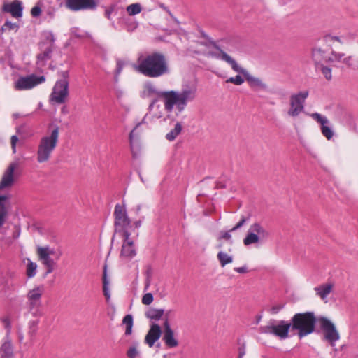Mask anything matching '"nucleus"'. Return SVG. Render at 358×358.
Returning <instances> with one entry per match:
<instances>
[{"label":"nucleus","mask_w":358,"mask_h":358,"mask_svg":"<svg viewBox=\"0 0 358 358\" xmlns=\"http://www.w3.org/2000/svg\"><path fill=\"white\" fill-rule=\"evenodd\" d=\"M134 69L147 78H157L170 71L165 55L161 52H151L138 55Z\"/></svg>","instance_id":"nucleus-1"},{"label":"nucleus","mask_w":358,"mask_h":358,"mask_svg":"<svg viewBox=\"0 0 358 358\" xmlns=\"http://www.w3.org/2000/svg\"><path fill=\"white\" fill-rule=\"evenodd\" d=\"M317 322L323 332V339L327 341L332 347L340 339V334L334 324L325 317L317 318Z\"/></svg>","instance_id":"nucleus-13"},{"label":"nucleus","mask_w":358,"mask_h":358,"mask_svg":"<svg viewBox=\"0 0 358 358\" xmlns=\"http://www.w3.org/2000/svg\"><path fill=\"white\" fill-rule=\"evenodd\" d=\"M37 264L35 262L28 259L27 265V275L29 278H31L35 276L36 273Z\"/></svg>","instance_id":"nucleus-35"},{"label":"nucleus","mask_w":358,"mask_h":358,"mask_svg":"<svg viewBox=\"0 0 358 358\" xmlns=\"http://www.w3.org/2000/svg\"><path fill=\"white\" fill-rule=\"evenodd\" d=\"M123 324L126 326L125 335L128 336L132 333L133 317L131 315H127L122 320Z\"/></svg>","instance_id":"nucleus-33"},{"label":"nucleus","mask_w":358,"mask_h":358,"mask_svg":"<svg viewBox=\"0 0 358 358\" xmlns=\"http://www.w3.org/2000/svg\"><path fill=\"white\" fill-rule=\"evenodd\" d=\"M223 61H225L231 66L232 69L238 73H242L243 76L248 72L245 69L241 68L238 65L236 62L232 59L228 54H224L222 55Z\"/></svg>","instance_id":"nucleus-27"},{"label":"nucleus","mask_w":358,"mask_h":358,"mask_svg":"<svg viewBox=\"0 0 358 358\" xmlns=\"http://www.w3.org/2000/svg\"><path fill=\"white\" fill-rule=\"evenodd\" d=\"M285 306V304L279 303L273 306L268 309V312L272 315L278 313Z\"/></svg>","instance_id":"nucleus-44"},{"label":"nucleus","mask_w":358,"mask_h":358,"mask_svg":"<svg viewBox=\"0 0 358 358\" xmlns=\"http://www.w3.org/2000/svg\"><path fill=\"white\" fill-rule=\"evenodd\" d=\"M217 259L220 261V265L224 267L227 264L233 262V257L223 251H220L217 254Z\"/></svg>","instance_id":"nucleus-32"},{"label":"nucleus","mask_w":358,"mask_h":358,"mask_svg":"<svg viewBox=\"0 0 358 358\" xmlns=\"http://www.w3.org/2000/svg\"><path fill=\"white\" fill-rule=\"evenodd\" d=\"M154 300L153 296L151 293H146L142 297V303L144 305H150Z\"/></svg>","instance_id":"nucleus-43"},{"label":"nucleus","mask_w":358,"mask_h":358,"mask_svg":"<svg viewBox=\"0 0 358 358\" xmlns=\"http://www.w3.org/2000/svg\"><path fill=\"white\" fill-rule=\"evenodd\" d=\"M141 10L142 6L139 3H132L127 7V12L130 16L139 14Z\"/></svg>","instance_id":"nucleus-34"},{"label":"nucleus","mask_w":358,"mask_h":358,"mask_svg":"<svg viewBox=\"0 0 358 358\" xmlns=\"http://www.w3.org/2000/svg\"><path fill=\"white\" fill-rule=\"evenodd\" d=\"M310 116L320 124V129L322 135L327 139L330 140L334 136V131L329 127L330 122L327 117L322 115L318 113H313Z\"/></svg>","instance_id":"nucleus-19"},{"label":"nucleus","mask_w":358,"mask_h":358,"mask_svg":"<svg viewBox=\"0 0 358 358\" xmlns=\"http://www.w3.org/2000/svg\"><path fill=\"white\" fill-rule=\"evenodd\" d=\"M139 125H140V124H137L136 127L130 132V134H129L130 146H131V152H132V154H133L134 157H136L137 156V152L134 151V138L136 130L137 129V128H138V127Z\"/></svg>","instance_id":"nucleus-39"},{"label":"nucleus","mask_w":358,"mask_h":358,"mask_svg":"<svg viewBox=\"0 0 358 358\" xmlns=\"http://www.w3.org/2000/svg\"><path fill=\"white\" fill-rule=\"evenodd\" d=\"M52 52V47L51 45L45 47L44 50H43L42 52L37 55V65L40 67H43L45 65L47 61L50 59Z\"/></svg>","instance_id":"nucleus-23"},{"label":"nucleus","mask_w":358,"mask_h":358,"mask_svg":"<svg viewBox=\"0 0 358 358\" xmlns=\"http://www.w3.org/2000/svg\"><path fill=\"white\" fill-rule=\"evenodd\" d=\"M244 77L251 86H259L262 87H264V85L259 79L251 76L248 72L246 73Z\"/></svg>","instance_id":"nucleus-36"},{"label":"nucleus","mask_w":358,"mask_h":358,"mask_svg":"<svg viewBox=\"0 0 358 358\" xmlns=\"http://www.w3.org/2000/svg\"><path fill=\"white\" fill-rule=\"evenodd\" d=\"M182 129V127L180 122H176L173 128L169 133L166 135V138L169 141H174L176 137L181 133Z\"/></svg>","instance_id":"nucleus-30"},{"label":"nucleus","mask_w":358,"mask_h":358,"mask_svg":"<svg viewBox=\"0 0 358 358\" xmlns=\"http://www.w3.org/2000/svg\"><path fill=\"white\" fill-rule=\"evenodd\" d=\"M18 141V138L17 136L14 135L12 136L10 138V144H11V148L13 153H16V145Z\"/></svg>","instance_id":"nucleus-47"},{"label":"nucleus","mask_w":358,"mask_h":358,"mask_svg":"<svg viewBox=\"0 0 358 358\" xmlns=\"http://www.w3.org/2000/svg\"><path fill=\"white\" fill-rule=\"evenodd\" d=\"M270 236L268 229L259 222L251 224L248 233L243 239L245 245H249L266 241Z\"/></svg>","instance_id":"nucleus-10"},{"label":"nucleus","mask_w":358,"mask_h":358,"mask_svg":"<svg viewBox=\"0 0 358 358\" xmlns=\"http://www.w3.org/2000/svg\"><path fill=\"white\" fill-rule=\"evenodd\" d=\"M352 56H348L345 58H343V62L344 64H345L347 66H352ZM341 61H342V59Z\"/></svg>","instance_id":"nucleus-56"},{"label":"nucleus","mask_w":358,"mask_h":358,"mask_svg":"<svg viewBox=\"0 0 358 358\" xmlns=\"http://www.w3.org/2000/svg\"><path fill=\"white\" fill-rule=\"evenodd\" d=\"M316 322L317 319L313 312L296 313L290 321L292 331H296L301 338L314 332Z\"/></svg>","instance_id":"nucleus-6"},{"label":"nucleus","mask_w":358,"mask_h":358,"mask_svg":"<svg viewBox=\"0 0 358 358\" xmlns=\"http://www.w3.org/2000/svg\"><path fill=\"white\" fill-rule=\"evenodd\" d=\"M41 13V7L38 5L34 6L31 10V14L33 17H36L40 16Z\"/></svg>","instance_id":"nucleus-48"},{"label":"nucleus","mask_w":358,"mask_h":358,"mask_svg":"<svg viewBox=\"0 0 358 358\" xmlns=\"http://www.w3.org/2000/svg\"><path fill=\"white\" fill-rule=\"evenodd\" d=\"M246 222V219L243 217L241 220L231 229V231H234L241 228Z\"/></svg>","instance_id":"nucleus-50"},{"label":"nucleus","mask_w":358,"mask_h":358,"mask_svg":"<svg viewBox=\"0 0 358 358\" xmlns=\"http://www.w3.org/2000/svg\"><path fill=\"white\" fill-rule=\"evenodd\" d=\"M103 286H109V280L107 278L106 265L104 266L103 274Z\"/></svg>","instance_id":"nucleus-53"},{"label":"nucleus","mask_w":358,"mask_h":358,"mask_svg":"<svg viewBox=\"0 0 358 358\" xmlns=\"http://www.w3.org/2000/svg\"><path fill=\"white\" fill-rule=\"evenodd\" d=\"M162 335V329L158 324H152L145 337V343L150 347H153Z\"/></svg>","instance_id":"nucleus-21"},{"label":"nucleus","mask_w":358,"mask_h":358,"mask_svg":"<svg viewBox=\"0 0 358 358\" xmlns=\"http://www.w3.org/2000/svg\"><path fill=\"white\" fill-rule=\"evenodd\" d=\"M8 199V195H0V228L5 224L8 216V209L5 203Z\"/></svg>","instance_id":"nucleus-25"},{"label":"nucleus","mask_w":358,"mask_h":358,"mask_svg":"<svg viewBox=\"0 0 358 358\" xmlns=\"http://www.w3.org/2000/svg\"><path fill=\"white\" fill-rule=\"evenodd\" d=\"M59 136V126L53 124L48 125L47 132L39 139L36 156L39 164L48 162L55 150Z\"/></svg>","instance_id":"nucleus-5"},{"label":"nucleus","mask_w":358,"mask_h":358,"mask_svg":"<svg viewBox=\"0 0 358 358\" xmlns=\"http://www.w3.org/2000/svg\"><path fill=\"white\" fill-rule=\"evenodd\" d=\"M1 322L3 324L4 327L7 329V331L9 332L10 331L11 325L10 319L8 317H2L0 319Z\"/></svg>","instance_id":"nucleus-46"},{"label":"nucleus","mask_w":358,"mask_h":358,"mask_svg":"<svg viewBox=\"0 0 358 358\" xmlns=\"http://www.w3.org/2000/svg\"><path fill=\"white\" fill-rule=\"evenodd\" d=\"M45 81L44 76H37L35 74H31L27 76L20 77L14 83V87L16 90H28L34 88L39 84Z\"/></svg>","instance_id":"nucleus-16"},{"label":"nucleus","mask_w":358,"mask_h":358,"mask_svg":"<svg viewBox=\"0 0 358 358\" xmlns=\"http://www.w3.org/2000/svg\"><path fill=\"white\" fill-rule=\"evenodd\" d=\"M65 6L72 11L94 9L96 6L95 0H65Z\"/></svg>","instance_id":"nucleus-18"},{"label":"nucleus","mask_w":358,"mask_h":358,"mask_svg":"<svg viewBox=\"0 0 358 358\" xmlns=\"http://www.w3.org/2000/svg\"><path fill=\"white\" fill-rule=\"evenodd\" d=\"M187 92L178 90L159 91L152 83L147 82L143 85L141 97L147 99L157 96L162 99L163 103L166 105V108L170 111L174 105H177L178 109L180 110V106L183 105L185 99H187Z\"/></svg>","instance_id":"nucleus-3"},{"label":"nucleus","mask_w":358,"mask_h":358,"mask_svg":"<svg viewBox=\"0 0 358 358\" xmlns=\"http://www.w3.org/2000/svg\"><path fill=\"white\" fill-rule=\"evenodd\" d=\"M244 79L240 76L237 75L235 77H231L227 80V83H231L236 85L243 84Z\"/></svg>","instance_id":"nucleus-41"},{"label":"nucleus","mask_w":358,"mask_h":358,"mask_svg":"<svg viewBox=\"0 0 358 358\" xmlns=\"http://www.w3.org/2000/svg\"><path fill=\"white\" fill-rule=\"evenodd\" d=\"M119 23L123 24L127 31H131L137 27V23L131 22V19L127 17H122L119 19Z\"/></svg>","instance_id":"nucleus-31"},{"label":"nucleus","mask_w":358,"mask_h":358,"mask_svg":"<svg viewBox=\"0 0 358 358\" xmlns=\"http://www.w3.org/2000/svg\"><path fill=\"white\" fill-rule=\"evenodd\" d=\"M162 340L166 346L169 348H176L179 345L173 330L169 332H163Z\"/></svg>","instance_id":"nucleus-24"},{"label":"nucleus","mask_w":358,"mask_h":358,"mask_svg":"<svg viewBox=\"0 0 358 358\" xmlns=\"http://www.w3.org/2000/svg\"><path fill=\"white\" fill-rule=\"evenodd\" d=\"M134 224L136 228H138L141 225V221H136V222H135L134 223Z\"/></svg>","instance_id":"nucleus-59"},{"label":"nucleus","mask_w":358,"mask_h":358,"mask_svg":"<svg viewBox=\"0 0 358 358\" xmlns=\"http://www.w3.org/2000/svg\"><path fill=\"white\" fill-rule=\"evenodd\" d=\"M115 5H111L107 8H106L105 9V17L110 20H111V15L112 13L115 11Z\"/></svg>","instance_id":"nucleus-45"},{"label":"nucleus","mask_w":358,"mask_h":358,"mask_svg":"<svg viewBox=\"0 0 358 358\" xmlns=\"http://www.w3.org/2000/svg\"><path fill=\"white\" fill-rule=\"evenodd\" d=\"M123 241L120 254L122 261L129 262L136 255V249L134 241L131 235L123 236Z\"/></svg>","instance_id":"nucleus-17"},{"label":"nucleus","mask_w":358,"mask_h":358,"mask_svg":"<svg viewBox=\"0 0 358 358\" xmlns=\"http://www.w3.org/2000/svg\"><path fill=\"white\" fill-rule=\"evenodd\" d=\"M44 292L45 287L41 285L29 289L27 293V306L34 315H38V309L41 306V299Z\"/></svg>","instance_id":"nucleus-14"},{"label":"nucleus","mask_w":358,"mask_h":358,"mask_svg":"<svg viewBox=\"0 0 358 358\" xmlns=\"http://www.w3.org/2000/svg\"><path fill=\"white\" fill-rule=\"evenodd\" d=\"M223 61H225L231 66L232 69L238 73H242L243 76L248 72L245 69L241 68L238 65L236 62L232 59L228 54H224L222 55Z\"/></svg>","instance_id":"nucleus-26"},{"label":"nucleus","mask_w":358,"mask_h":358,"mask_svg":"<svg viewBox=\"0 0 358 358\" xmlns=\"http://www.w3.org/2000/svg\"><path fill=\"white\" fill-rule=\"evenodd\" d=\"M170 313H171V310H169V311L166 313V315H168Z\"/></svg>","instance_id":"nucleus-64"},{"label":"nucleus","mask_w":358,"mask_h":358,"mask_svg":"<svg viewBox=\"0 0 358 358\" xmlns=\"http://www.w3.org/2000/svg\"><path fill=\"white\" fill-rule=\"evenodd\" d=\"M334 41L342 43L338 36H326L322 43L315 45L311 50V59L315 66L322 65L324 63H332L341 62L344 57V53L336 52L330 49V45Z\"/></svg>","instance_id":"nucleus-4"},{"label":"nucleus","mask_w":358,"mask_h":358,"mask_svg":"<svg viewBox=\"0 0 358 358\" xmlns=\"http://www.w3.org/2000/svg\"><path fill=\"white\" fill-rule=\"evenodd\" d=\"M245 355V348L244 346L240 347L238 348V358H243Z\"/></svg>","instance_id":"nucleus-58"},{"label":"nucleus","mask_w":358,"mask_h":358,"mask_svg":"<svg viewBox=\"0 0 358 358\" xmlns=\"http://www.w3.org/2000/svg\"><path fill=\"white\" fill-rule=\"evenodd\" d=\"M234 271L239 273H245L248 272V269L246 266H242V267H236L234 268Z\"/></svg>","instance_id":"nucleus-57"},{"label":"nucleus","mask_w":358,"mask_h":358,"mask_svg":"<svg viewBox=\"0 0 358 358\" xmlns=\"http://www.w3.org/2000/svg\"><path fill=\"white\" fill-rule=\"evenodd\" d=\"M114 226L116 233L122 236L131 235L134 227L131 220L128 217L126 206L124 204L117 203L114 209Z\"/></svg>","instance_id":"nucleus-7"},{"label":"nucleus","mask_w":358,"mask_h":358,"mask_svg":"<svg viewBox=\"0 0 358 358\" xmlns=\"http://www.w3.org/2000/svg\"><path fill=\"white\" fill-rule=\"evenodd\" d=\"M292 330L291 324L285 320L275 322L271 320L264 326L259 327V331L262 334H272L280 339H285L289 337V330Z\"/></svg>","instance_id":"nucleus-9"},{"label":"nucleus","mask_w":358,"mask_h":358,"mask_svg":"<svg viewBox=\"0 0 358 358\" xmlns=\"http://www.w3.org/2000/svg\"><path fill=\"white\" fill-rule=\"evenodd\" d=\"M164 314V309L150 308L148 311H146L145 316L150 320L156 321L160 320Z\"/></svg>","instance_id":"nucleus-29"},{"label":"nucleus","mask_w":358,"mask_h":358,"mask_svg":"<svg viewBox=\"0 0 358 358\" xmlns=\"http://www.w3.org/2000/svg\"><path fill=\"white\" fill-rule=\"evenodd\" d=\"M179 92H185L188 93L187 96V99H185L183 105L180 106V110L178 109L177 105H174L171 110H168L166 108V105L164 106L159 103L158 99H154L149 106V113L145 115L143 120L150 117L152 119H160L164 118L165 112L167 113V117H170L172 113H175L176 116L181 114L186 108L187 104L189 102L194 101L197 96V87L195 84H183Z\"/></svg>","instance_id":"nucleus-2"},{"label":"nucleus","mask_w":358,"mask_h":358,"mask_svg":"<svg viewBox=\"0 0 358 358\" xmlns=\"http://www.w3.org/2000/svg\"><path fill=\"white\" fill-rule=\"evenodd\" d=\"M213 47L218 51L217 52H213V51H210L208 52V56H210L212 57H214V58H216V59H221V60H223V58H222V55L224 54H227L225 52H224L223 50H222L220 47L218 45H217L215 43H213Z\"/></svg>","instance_id":"nucleus-37"},{"label":"nucleus","mask_w":358,"mask_h":358,"mask_svg":"<svg viewBox=\"0 0 358 358\" xmlns=\"http://www.w3.org/2000/svg\"><path fill=\"white\" fill-rule=\"evenodd\" d=\"M163 328H164L163 332H169V331H173V329L171 327V324L169 322L168 318L165 319L164 324H163Z\"/></svg>","instance_id":"nucleus-51"},{"label":"nucleus","mask_w":358,"mask_h":358,"mask_svg":"<svg viewBox=\"0 0 358 358\" xmlns=\"http://www.w3.org/2000/svg\"><path fill=\"white\" fill-rule=\"evenodd\" d=\"M230 232H231V230L229 231H226V232L222 233L221 236H220V238H223V239H225V240H227V241L231 240V235Z\"/></svg>","instance_id":"nucleus-55"},{"label":"nucleus","mask_w":358,"mask_h":358,"mask_svg":"<svg viewBox=\"0 0 358 358\" xmlns=\"http://www.w3.org/2000/svg\"><path fill=\"white\" fill-rule=\"evenodd\" d=\"M36 254L38 259L46 268L45 275H47L48 274L51 273L55 270L56 266V262L51 257L52 255H55L54 249H52L48 246H37Z\"/></svg>","instance_id":"nucleus-15"},{"label":"nucleus","mask_w":358,"mask_h":358,"mask_svg":"<svg viewBox=\"0 0 358 358\" xmlns=\"http://www.w3.org/2000/svg\"><path fill=\"white\" fill-rule=\"evenodd\" d=\"M160 6L162 7V8L166 10L169 13V14L172 16L171 11L169 9H167L163 4H161Z\"/></svg>","instance_id":"nucleus-61"},{"label":"nucleus","mask_w":358,"mask_h":358,"mask_svg":"<svg viewBox=\"0 0 358 358\" xmlns=\"http://www.w3.org/2000/svg\"><path fill=\"white\" fill-rule=\"evenodd\" d=\"M2 10L10 13L15 18H20L22 16L23 6L19 0H15L11 3H4L2 6Z\"/></svg>","instance_id":"nucleus-20"},{"label":"nucleus","mask_w":358,"mask_h":358,"mask_svg":"<svg viewBox=\"0 0 358 358\" xmlns=\"http://www.w3.org/2000/svg\"><path fill=\"white\" fill-rule=\"evenodd\" d=\"M45 37L47 41L50 42V45L52 46L54 42H55V36L52 32L51 31H46L45 32Z\"/></svg>","instance_id":"nucleus-49"},{"label":"nucleus","mask_w":358,"mask_h":358,"mask_svg":"<svg viewBox=\"0 0 358 358\" xmlns=\"http://www.w3.org/2000/svg\"><path fill=\"white\" fill-rule=\"evenodd\" d=\"M62 75L63 79L56 82L50 96V101L57 104L64 103L69 96L68 73L66 71L63 72Z\"/></svg>","instance_id":"nucleus-12"},{"label":"nucleus","mask_w":358,"mask_h":358,"mask_svg":"<svg viewBox=\"0 0 358 358\" xmlns=\"http://www.w3.org/2000/svg\"><path fill=\"white\" fill-rule=\"evenodd\" d=\"M308 96V90L299 91L290 95L289 108L287 112L289 117L296 118L304 111L306 100Z\"/></svg>","instance_id":"nucleus-8"},{"label":"nucleus","mask_w":358,"mask_h":358,"mask_svg":"<svg viewBox=\"0 0 358 358\" xmlns=\"http://www.w3.org/2000/svg\"><path fill=\"white\" fill-rule=\"evenodd\" d=\"M20 165L19 159H17L11 162L4 170L0 180V192L4 189H10L13 186L19 176Z\"/></svg>","instance_id":"nucleus-11"},{"label":"nucleus","mask_w":358,"mask_h":358,"mask_svg":"<svg viewBox=\"0 0 358 358\" xmlns=\"http://www.w3.org/2000/svg\"><path fill=\"white\" fill-rule=\"evenodd\" d=\"M150 286V280H146L145 286V290H147Z\"/></svg>","instance_id":"nucleus-60"},{"label":"nucleus","mask_w":358,"mask_h":358,"mask_svg":"<svg viewBox=\"0 0 358 358\" xmlns=\"http://www.w3.org/2000/svg\"><path fill=\"white\" fill-rule=\"evenodd\" d=\"M124 66V62L120 59L117 61V74H120Z\"/></svg>","instance_id":"nucleus-52"},{"label":"nucleus","mask_w":358,"mask_h":358,"mask_svg":"<svg viewBox=\"0 0 358 358\" xmlns=\"http://www.w3.org/2000/svg\"><path fill=\"white\" fill-rule=\"evenodd\" d=\"M103 292L107 300H109L110 298V294L109 290V286H103Z\"/></svg>","instance_id":"nucleus-54"},{"label":"nucleus","mask_w":358,"mask_h":358,"mask_svg":"<svg viewBox=\"0 0 358 358\" xmlns=\"http://www.w3.org/2000/svg\"><path fill=\"white\" fill-rule=\"evenodd\" d=\"M317 69H320L322 74L325 77V78L328 80H330L332 78L331 76V69L329 68L327 66H324V64H322V65L315 66Z\"/></svg>","instance_id":"nucleus-38"},{"label":"nucleus","mask_w":358,"mask_h":358,"mask_svg":"<svg viewBox=\"0 0 358 358\" xmlns=\"http://www.w3.org/2000/svg\"><path fill=\"white\" fill-rule=\"evenodd\" d=\"M334 284L331 282L322 284L314 288L316 295L322 301L327 302L329 294L333 291Z\"/></svg>","instance_id":"nucleus-22"},{"label":"nucleus","mask_w":358,"mask_h":358,"mask_svg":"<svg viewBox=\"0 0 358 358\" xmlns=\"http://www.w3.org/2000/svg\"><path fill=\"white\" fill-rule=\"evenodd\" d=\"M18 25L16 23H13L8 20L6 21L2 27V30H17Z\"/></svg>","instance_id":"nucleus-42"},{"label":"nucleus","mask_w":358,"mask_h":358,"mask_svg":"<svg viewBox=\"0 0 358 358\" xmlns=\"http://www.w3.org/2000/svg\"><path fill=\"white\" fill-rule=\"evenodd\" d=\"M60 255H61V253L57 254V259H59V257H60Z\"/></svg>","instance_id":"nucleus-62"},{"label":"nucleus","mask_w":358,"mask_h":358,"mask_svg":"<svg viewBox=\"0 0 358 358\" xmlns=\"http://www.w3.org/2000/svg\"><path fill=\"white\" fill-rule=\"evenodd\" d=\"M13 355V348L10 341L4 342L0 348L1 358H12Z\"/></svg>","instance_id":"nucleus-28"},{"label":"nucleus","mask_w":358,"mask_h":358,"mask_svg":"<svg viewBox=\"0 0 358 358\" xmlns=\"http://www.w3.org/2000/svg\"><path fill=\"white\" fill-rule=\"evenodd\" d=\"M139 354V351L135 345L131 346L127 352L129 358H138Z\"/></svg>","instance_id":"nucleus-40"},{"label":"nucleus","mask_w":358,"mask_h":358,"mask_svg":"<svg viewBox=\"0 0 358 358\" xmlns=\"http://www.w3.org/2000/svg\"><path fill=\"white\" fill-rule=\"evenodd\" d=\"M173 32H174L173 31H169V32L168 33L169 34H171Z\"/></svg>","instance_id":"nucleus-63"}]
</instances>
